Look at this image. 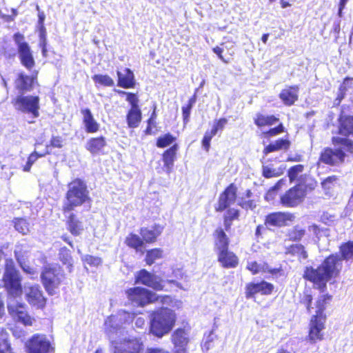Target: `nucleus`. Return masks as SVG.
I'll list each match as a JSON object with an SVG mask.
<instances>
[{"mask_svg":"<svg viewBox=\"0 0 353 353\" xmlns=\"http://www.w3.org/2000/svg\"><path fill=\"white\" fill-rule=\"evenodd\" d=\"M299 86L293 85L283 89L279 94V99L287 106L293 105L299 99Z\"/></svg>","mask_w":353,"mask_h":353,"instance_id":"obj_30","label":"nucleus"},{"mask_svg":"<svg viewBox=\"0 0 353 353\" xmlns=\"http://www.w3.org/2000/svg\"><path fill=\"white\" fill-rule=\"evenodd\" d=\"M26 353H50L54 348L46 335L34 334L24 344Z\"/></svg>","mask_w":353,"mask_h":353,"instance_id":"obj_12","label":"nucleus"},{"mask_svg":"<svg viewBox=\"0 0 353 353\" xmlns=\"http://www.w3.org/2000/svg\"><path fill=\"white\" fill-rule=\"evenodd\" d=\"M238 205L243 209L253 210L256 208V204L253 200H248L245 201H240Z\"/></svg>","mask_w":353,"mask_h":353,"instance_id":"obj_63","label":"nucleus"},{"mask_svg":"<svg viewBox=\"0 0 353 353\" xmlns=\"http://www.w3.org/2000/svg\"><path fill=\"white\" fill-rule=\"evenodd\" d=\"M125 245L136 252H142V249L145 247V243L141 236L134 232H130L125 238Z\"/></svg>","mask_w":353,"mask_h":353,"instance_id":"obj_43","label":"nucleus"},{"mask_svg":"<svg viewBox=\"0 0 353 353\" xmlns=\"http://www.w3.org/2000/svg\"><path fill=\"white\" fill-rule=\"evenodd\" d=\"M65 216V224L67 230L74 236H78L83 234L85 227L83 221L74 211L62 212Z\"/></svg>","mask_w":353,"mask_h":353,"instance_id":"obj_20","label":"nucleus"},{"mask_svg":"<svg viewBox=\"0 0 353 353\" xmlns=\"http://www.w3.org/2000/svg\"><path fill=\"white\" fill-rule=\"evenodd\" d=\"M67 187L65 201L61 208L62 212L74 211L75 208L90 201L86 183L83 179L75 178L68 183Z\"/></svg>","mask_w":353,"mask_h":353,"instance_id":"obj_5","label":"nucleus"},{"mask_svg":"<svg viewBox=\"0 0 353 353\" xmlns=\"http://www.w3.org/2000/svg\"><path fill=\"white\" fill-rule=\"evenodd\" d=\"M343 269V262L337 253L326 256L316 268L307 266L304 269L303 277L312 283L321 292L327 289V283L332 279L339 277Z\"/></svg>","mask_w":353,"mask_h":353,"instance_id":"obj_1","label":"nucleus"},{"mask_svg":"<svg viewBox=\"0 0 353 353\" xmlns=\"http://www.w3.org/2000/svg\"><path fill=\"white\" fill-rule=\"evenodd\" d=\"M341 261H353V241L343 242L339 247Z\"/></svg>","mask_w":353,"mask_h":353,"instance_id":"obj_44","label":"nucleus"},{"mask_svg":"<svg viewBox=\"0 0 353 353\" xmlns=\"http://www.w3.org/2000/svg\"><path fill=\"white\" fill-rule=\"evenodd\" d=\"M121 95H126V101L130 104V108L126 114L128 126L130 128H137L142 119V113L139 106V98L137 94L119 90Z\"/></svg>","mask_w":353,"mask_h":353,"instance_id":"obj_11","label":"nucleus"},{"mask_svg":"<svg viewBox=\"0 0 353 353\" xmlns=\"http://www.w3.org/2000/svg\"><path fill=\"white\" fill-rule=\"evenodd\" d=\"M171 341L175 348L174 353H187L190 342L188 329L178 327L171 334Z\"/></svg>","mask_w":353,"mask_h":353,"instance_id":"obj_21","label":"nucleus"},{"mask_svg":"<svg viewBox=\"0 0 353 353\" xmlns=\"http://www.w3.org/2000/svg\"><path fill=\"white\" fill-rule=\"evenodd\" d=\"M13 39L17 46L21 65L27 70H31L35 65V60L30 46L25 41L24 35L20 32H16L13 34Z\"/></svg>","mask_w":353,"mask_h":353,"instance_id":"obj_10","label":"nucleus"},{"mask_svg":"<svg viewBox=\"0 0 353 353\" xmlns=\"http://www.w3.org/2000/svg\"><path fill=\"white\" fill-rule=\"evenodd\" d=\"M92 78L96 85L112 87L114 85L113 79L108 74H94Z\"/></svg>","mask_w":353,"mask_h":353,"instance_id":"obj_53","label":"nucleus"},{"mask_svg":"<svg viewBox=\"0 0 353 353\" xmlns=\"http://www.w3.org/2000/svg\"><path fill=\"white\" fill-rule=\"evenodd\" d=\"M304 170V165L301 164H297L290 167L288 170V176L289 178L290 181L292 183L294 181L298 175L303 172Z\"/></svg>","mask_w":353,"mask_h":353,"instance_id":"obj_55","label":"nucleus"},{"mask_svg":"<svg viewBox=\"0 0 353 353\" xmlns=\"http://www.w3.org/2000/svg\"><path fill=\"white\" fill-rule=\"evenodd\" d=\"M64 279L65 274L60 265L48 263L43 267L41 281L48 294L53 295L55 290L61 285Z\"/></svg>","mask_w":353,"mask_h":353,"instance_id":"obj_6","label":"nucleus"},{"mask_svg":"<svg viewBox=\"0 0 353 353\" xmlns=\"http://www.w3.org/2000/svg\"><path fill=\"white\" fill-rule=\"evenodd\" d=\"M26 299L28 303L37 309L43 310L47 303V299L44 296L41 287L38 285H33L27 288Z\"/></svg>","mask_w":353,"mask_h":353,"instance_id":"obj_19","label":"nucleus"},{"mask_svg":"<svg viewBox=\"0 0 353 353\" xmlns=\"http://www.w3.org/2000/svg\"><path fill=\"white\" fill-rule=\"evenodd\" d=\"M291 146V141L287 138H279L273 142L269 143L263 149V156L279 150H288Z\"/></svg>","mask_w":353,"mask_h":353,"instance_id":"obj_34","label":"nucleus"},{"mask_svg":"<svg viewBox=\"0 0 353 353\" xmlns=\"http://www.w3.org/2000/svg\"><path fill=\"white\" fill-rule=\"evenodd\" d=\"M107 145V141L105 137L99 136L91 137L85 144V149L92 155L104 154V148Z\"/></svg>","mask_w":353,"mask_h":353,"instance_id":"obj_31","label":"nucleus"},{"mask_svg":"<svg viewBox=\"0 0 353 353\" xmlns=\"http://www.w3.org/2000/svg\"><path fill=\"white\" fill-rule=\"evenodd\" d=\"M39 96H25L21 94L12 99L11 103L17 110L30 114L34 118H37L39 116Z\"/></svg>","mask_w":353,"mask_h":353,"instance_id":"obj_9","label":"nucleus"},{"mask_svg":"<svg viewBox=\"0 0 353 353\" xmlns=\"http://www.w3.org/2000/svg\"><path fill=\"white\" fill-rule=\"evenodd\" d=\"M263 272L268 273L274 276L284 275V270L282 265H280L279 267L274 268H263Z\"/></svg>","mask_w":353,"mask_h":353,"instance_id":"obj_59","label":"nucleus"},{"mask_svg":"<svg viewBox=\"0 0 353 353\" xmlns=\"http://www.w3.org/2000/svg\"><path fill=\"white\" fill-rule=\"evenodd\" d=\"M337 123L336 136L353 137V114H348L342 110L338 116Z\"/></svg>","mask_w":353,"mask_h":353,"instance_id":"obj_22","label":"nucleus"},{"mask_svg":"<svg viewBox=\"0 0 353 353\" xmlns=\"http://www.w3.org/2000/svg\"><path fill=\"white\" fill-rule=\"evenodd\" d=\"M286 236L289 241L296 243L301 241L306 236L310 238V236L307 235L306 228L300 225H295L291 229L288 230Z\"/></svg>","mask_w":353,"mask_h":353,"instance_id":"obj_41","label":"nucleus"},{"mask_svg":"<svg viewBox=\"0 0 353 353\" xmlns=\"http://www.w3.org/2000/svg\"><path fill=\"white\" fill-rule=\"evenodd\" d=\"M212 51L223 63H228L229 62L228 60L225 59L223 56V49L222 48L219 46H215L212 48Z\"/></svg>","mask_w":353,"mask_h":353,"instance_id":"obj_64","label":"nucleus"},{"mask_svg":"<svg viewBox=\"0 0 353 353\" xmlns=\"http://www.w3.org/2000/svg\"><path fill=\"white\" fill-rule=\"evenodd\" d=\"M225 230L222 228L218 227L213 232L214 248L216 252L230 248V240Z\"/></svg>","mask_w":353,"mask_h":353,"instance_id":"obj_29","label":"nucleus"},{"mask_svg":"<svg viewBox=\"0 0 353 353\" xmlns=\"http://www.w3.org/2000/svg\"><path fill=\"white\" fill-rule=\"evenodd\" d=\"M291 146V141L287 138H279L273 142L269 143L263 149V156L279 150H288Z\"/></svg>","mask_w":353,"mask_h":353,"instance_id":"obj_35","label":"nucleus"},{"mask_svg":"<svg viewBox=\"0 0 353 353\" xmlns=\"http://www.w3.org/2000/svg\"><path fill=\"white\" fill-rule=\"evenodd\" d=\"M285 132V128L282 123H279L276 126L270 128L267 130L261 132V138L270 139L272 137L279 135Z\"/></svg>","mask_w":353,"mask_h":353,"instance_id":"obj_51","label":"nucleus"},{"mask_svg":"<svg viewBox=\"0 0 353 353\" xmlns=\"http://www.w3.org/2000/svg\"><path fill=\"white\" fill-rule=\"evenodd\" d=\"M164 226L159 223H154L151 226L142 227L139 229V234L145 244L154 243L161 235Z\"/></svg>","mask_w":353,"mask_h":353,"instance_id":"obj_24","label":"nucleus"},{"mask_svg":"<svg viewBox=\"0 0 353 353\" xmlns=\"http://www.w3.org/2000/svg\"><path fill=\"white\" fill-rule=\"evenodd\" d=\"M129 302L136 307H143L158 301L159 296L153 292L141 287H133L125 290Z\"/></svg>","mask_w":353,"mask_h":353,"instance_id":"obj_8","label":"nucleus"},{"mask_svg":"<svg viewBox=\"0 0 353 353\" xmlns=\"http://www.w3.org/2000/svg\"><path fill=\"white\" fill-rule=\"evenodd\" d=\"M334 148L325 147L319 154V162L334 167L344 163L347 154L353 157V139L341 136H332Z\"/></svg>","mask_w":353,"mask_h":353,"instance_id":"obj_2","label":"nucleus"},{"mask_svg":"<svg viewBox=\"0 0 353 353\" xmlns=\"http://www.w3.org/2000/svg\"><path fill=\"white\" fill-rule=\"evenodd\" d=\"M228 123L226 118H220L215 120L210 130H207L201 140V145L204 150L207 152H209L210 148V143L212 139L216 134L219 131H222L225 125Z\"/></svg>","mask_w":353,"mask_h":353,"instance_id":"obj_26","label":"nucleus"},{"mask_svg":"<svg viewBox=\"0 0 353 353\" xmlns=\"http://www.w3.org/2000/svg\"><path fill=\"white\" fill-rule=\"evenodd\" d=\"M37 74L38 72H35L31 75H28L23 71L19 72L14 79V90L22 94L31 92L37 83Z\"/></svg>","mask_w":353,"mask_h":353,"instance_id":"obj_14","label":"nucleus"},{"mask_svg":"<svg viewBox=\"0 0 353 353\" xmlns=\"http://www.w3.org/2000/svg\"><path fill=\"white\" fill-rule=\"evenodd\" d=\"M332 295L326 293L319 296L316 301V312L313 316H318V317H324L327 319V315L325 310L328 304L332 301Z\"/></svg>","mask_w":353,"mask_h":353,"instance_id":"obj_42","label":"nucleus"},{"mask_svg":"<svg viewBox=\"0 0 353 353\" xmlns=\"http://www.w3.org/2000/svg\"><path fill=\"white\" fill-rule=\"evenodd\" d=\"M196 101V94L194 93L188 101V103L183 105L182 110L183 121L185 124L188 123L190 120V112L192 107Z\"/></svg>","mask_w":353,"mask_h":353,"instance_id":"obj_52","label":"nucleus"},{"mask_svg":"<svg viewBox=\"0 0 353 353\" xmlns=\"http://www.w3.org/2000/svg\"><path fill=\"white\" fill-rule=\"evenodd\" d=\"M135 283L151 288L156 291L163 290V281L157 275L150 272L145 269L137 272L135 276Z\"/></svg>","mask_w":353,"mask_h":353,"instance_id":"obj_18","label":"nucleus"},{"mask_svg":"<svg viewBox=\"0 0 353 353\" xmlns=\"http://www.w3.org/2000/svg\"><path fill=\"white\" fill-rule=\"evenodd\" d=\"M353 88V77H345L339 87V91L336 100L339 103L345 98L348 89Z\"/></svg>","mask_w":353,"mask_h":353,"instance_id":"obj_47","label":"nucleus"},{"mask_svg":"<svg viewBox=\"0 0 353 353\" xmlns=\"http://www.w3.org/2000/svg\"><path fill=\"white\" fill-rule=\"evenodd\" d=\"M281 174L280 172H277L275 169L271 168L268 165H263L262 167V175L266 179L273 178L279 176Z\"/></svg>","mask_w":353,"mask_h":353,"instance_id":"obj_58","label":"nucleus"},{"mask_svg":"<svg viewBox=\"0 0 353 353\" xmlns=\"http://www.w3.org/2000/svg\"><path fill=\"white\" fill-rule=\"evenodd\" d=\"M123 347L121 353H141L144 349V345L141 338L133 337L124 339Z\"/></svg>","mask_w":353,"mask_h":353,"instance_id":"obj_38","label":"nucleus"},{"mask_svg":"<svg viewBox=\"0 0 353 353\" xmlns=\"http://www.w3.org/2000/svg\"><path fill=\"white\" fill-rule=\"evenodd\" d=\"M12 223L14 229L23 235L28 234L30 231V224L26 218H14L12 220Z\"/></svg>","mask_w":353,"mask_h":353,"instance_id":"obj_46","label":"nucleus"},{"mask_svg":"<svg viewBox=\"0 0 353 353\" xmlns=\"http://www.w3.org/2000/svg\"><path fill=\"white\" fill-rule=\"evenodd\" d=\"M83 261L84 263L92 267H97L102 263L101 259L100 257L90 254L85 255L83 259Z\"/></svg>","mask_w":353,"mask_h":353,"instance_id":"obj_56","label":"nucleus"},{"mask_svg":"<svg viewBox=\"0 0 353 353\" xmlns=\"http://www.w3.org/2000/svg\"><path fill=\"white\" fill-rule=\"evenodd\" d=\"M295 220L293 213L288 212H274L267 214L264 225L267 227L282 228L288 225Z\"/></svg>","mask_w":353,"mask_h":353,"instance_id":"obj_17","label":"nucleus"},{"mask_svg":"<svg viewBox=\"0 0 353 353\" xmlns=\"http://www.w3.org/2000/svg\"><path fill=\"white\" fill-rule=\"evenodd\" d=\"M327 319L312 316L309 323V330L307 336V340L315 343L324 339L323 330L325 328Z\"/></svg>","mask_w":353,"mask_h":353,"instance_id":"obj_16","label":"nucleus"},{"mask_svg":"<svg viewBox=\"0 0 353 353\" xmlns=\"http://www.w3.org/2000/svg\"><path fill=\"white\" fill-rule=\"evenodd\" d=\"M285 254L290 256H294L299 261L306 260L308 258V253L305 247L301 243H292L285 247Z\"/></svg>","mask_w":353,"mask_h":353,"instance_id":"obj_39","label":"nucleus"},{"mask_svg":"<svg viewBox=\"0 0 353 353\" xmlns=\"http://www.w3.org/2000/svg\"><path fill=\"white\" fill-rule=\"evenodd\" d=\"M305 196V187L301 183H298L281 196L280 203L285 208H294L303 201Z\"/></svg>","mask_w":353,"mask_h":353,"instance_id":"obj_13","label":"nucleus"},{"mask_svg":"<svg viewBox=\"0 0 353 353\" xmlns=\"http://www.w3.org/2000/svg\"><path fill=\"white\" fill-rule=\"evenodd\" d=\"M176 321L174 310L166 307H159L150 315V332L157 338H162L173 329Z\"/></svg>","mask_w":353,"mask_h":353,"instance_id":"obj_4","label":"nucleus"},{"mask_svg":"<svg viewBox=\"0 0 353 353\" xmlns=\"http://www.w3.org/2000/svg\"><path fill=\"white\" fill-rule=\"evenodd\" d=\"M338 180L339 178L337 176L332 175L326 177L321 181V185L325 194H330Z\"/></svg>","mask_w":353,"mask_h":353,"instance_id":"obj_54","label":"nucleus"},{"mask_svg":"<svg viewBox=\"0 0 353 353\" xmlns=\"http://www.w3.org/2000/svg\"><path fill=\"white\" fill-rule=\"evenodd\" d=\"M81 113L83 116L82 121L85 131L89 134L97 132L99 130L100 124L94 119L91 110L88 108H83L81 110Z\"/></svg>","mask_w":353,"mask_h":353,"instance_id":"obj_32","label":"nucleus"},{"mask_svg":"<svg viewBox=\"0 0 353 353\" xmlns=\"http://www.w3.org/2000/svg\"><path fill=\"white\" fill-rule=\"evenodd\" d=\"M237 190V187L234 183H230L220 193L217 204L214 208L216 212H221L226 210L223 216V225L226 231L230 230L233 221L239 220L240 210L229 208L236 200Z\"/></svg>","mask_w":353,"mask_h":353,"instance_id":"obj_3","label":"nucleus"},{"mask_svg":"<svg viewBox=\"0 0 353 353\" xmlns=\"http://www.w3.org/2000/svg\"><path fill=\"white\" fill-rule=\"evenodd\" d=\"M126 314L130 316V314L126 312H123L122 314L117 315L109 316L104 323L105 334L110 336L121 330L123 328V325L127 321V320L123 317V316Z\"/></svg>","mask_w":353,"mask_h":353,"instance_id":"obj_23","label":"nucleus"},{"mask_svg":"<svg viewBox=\"0 0 353 353\" xmlns=\"http://www.w3.org/2000/svg\"><path fill=\"white\" fill-rule=\"evenodd\" d=\"M179 146L177 143H174L170 148L165 150L161 154V160L163 163V168L170 172L174 166V163L176 159L177 152Z\"/></svg>","mask_w":353,"mask_h":353,"instance_id":"obj_33","label":"nucleus"},{"mask_svg":"<svg viewBox=\"0 0 353 353\" xmlns=\"http://www.w3.org/2000/svg\"><path fill=\"white\" fill-rule=\"evenodd\" d=\"M163 256V250L160 248L148 250L146 252L145 262L147 265H152L156 260L161 259Z\"/></svg>","mask_w":353,"mask_h":353,"instance_id":"obj_49","label":"nucleus"},{"mask_svg":"<svg viewBox=\"0 0 353 353\" xmlns=\"http://www.w3.org/2000/svg\"><path fill=\"white\" fill-rule=\"evenodd\" d=\"M274 290V285L265 280L259 282H249L245 286V296L246 299L254 298L257 294L269 296Z\"/></svg>","mask_w":353,"mask_h":353,"instance_id":"obj_15","label":"nucleus"},{"mask_svg":"<svg viewBox=\"0 0 353 353\" xmlns=\"http://www.w3.org/2000/svg\"><path fill=\"white\" fill-rule=\"evenodd\" d=\"M217 261L223 268H235L239 263V257L229 248L216 252Z\"/></svg>","mask_w":353,"mask_h":353,"instance_id":"obj_27","label":"nucleus"},{"mask_svg":"<svg viewBox=\"0 0 353 353\" xmlns=\"http://www.w3.org/2000/svg\"><path fill=\"white\" fill-rule=\"evenodd\" d=\"M13 352L9 334L4 328L0 329V353H12Z\"/></svg>","mask_w":353,"mask_h":353,"instance_id":"obj_48","label":"nucleus"},{"mask_svg":"<svg viewBox=\"0 0 353 353\" xmlns=\"http://www.w3.org/2000/svg\"><path fill=\"white\" fill-rule=\"evenodd\" d=\"M8 310L11 316L17 318L24 325H32L33 319L28 314L26 305L21 303L8 304Z\"/></svg>","mask_w":353,"mask_h":353,"instance_id":"obj_25","label":"nucleus"},{"mask_svg":"<svg viewBox=\"0 0 353 353\" xmlns=\"http://www.w3.org/2000/svg\"><path fill=\"white\" fill-rule=\"evenodd\" d=\"M117 86L130 89L134 88L136 85V80L133 72L128 68H125L122 70H117Z\"/></svg>","mask_w":353,"mask_h":353,"instance_id":"obj_28","label":"nucleus"},{"mask_svg":"<svg viewBox=\"0 0 353 353\" xmlns=\"http://www.w3.org/2000/svg\"><path fill=\"white\" fill-rule=\"evenodd\" d=\"M291 146V141L287 138H279L273 142L269 143L263 149V156L279 150H288Z\"/></svg>","mask_w":353,"mask_h":353,"instance_id":"obj_37","label":"nucleus"},{"mask_svg":"<svg viewBox=\"0 0 353 353\" xmlns=\"http://www.w3.org/2000/svg\"><path fill=\"white\" fill-rule=\"evenodd\" d=\"M254 125L259 129L264 127H270L279 121V118L274 114H263L257 112L254 118Z\"/></svg>","mask_w":353,"mask_h":353,"instance_id":"obj_40","label":"nucleus"},{"mask_svg":"<svg viewBox=\"0 0 353 353\" xmlns=\"http://www.w3.org/2000/svg\"><path fill=\"white\" fill-rule=\"evenodd\" d=\"M63 146V139L60 136H52L50 143L46 144V148L50 150V148H61Z\"/></svg>","mask_w":353,"mask_h":353,"instance_id":"obj_57","label":"nucleus"},{"mask_svg":"<svg viewBox=\"0 0 353 353\" xmlns=\"http://www.w3.org/2000/svg\"><path fill=\"white\" fill-rule=\"evenodd\" d=\"M59 259L65 265L69 272L73 270V259L70 250L66 247L61 248L59 251Z\"/></svg>","mask_w":353,"mask_h":353,"instance_id":"obj_45","label":"nucleus"},{"mask_svg":"<svg viewBox=\"0 0 353 353\" xmlns=\"http://www.w3.org/2000/svg\"><path fill=\"white\" fill-rule=\"evenodd\" d=\"M51 152V150L46 148V150L43 152L39 153L34 150L30 154V156H31L36 161L39 158L44 157L46 155L50 154Z\"/></svg>","mask_w":353,"mask_h":353,"instance_id":"obj_62","label":"nucleus"},{"mask_svg":"<svg viewBox=\"0 0 353 353\" xmlns=\"http://www.w3.org/2000/svg\"><path fill=\"white\" fill-rule=\"evenodd\" d=\"M176 137L168 132L159 136L156 140V146L159 148H165L175 143Z\"/></svg>","mask_w":353,"mask_h":353,"instance_id":"obj_50","label":"nucleus"},{"mask_svg":"<svg viewBox=\"0 0 353 353\" xmlns=\"http://www.w3.org/2000/svg\"><path fill=\"white\" fill-rule=\"evenodd\" d=\"M312 300H313V297L311 294H309V293L304 294L303 298L301 302L305 305L307 312L311 311Z\"/></svg>","mask_w":353,"mask_h":353,"instance_id":"obj_61","label":"nucleus"},{"mask_svg":"<svg viewBox=\"0 0 353 353\" xmlns=\"http://www.w3.org/2000/svg\"><path fill=\"white\" fill-rule=\"evenodd\" d=\"M291 146V141L287 138H279L273 142L269 143L263 149V156L279 150H288Z\"/></svg>","mask_w":353,"mask_h":353,"instance_id":"obj_36","label":"nucleus"},{"mask_svg":"<svg viewBox=\"0 0 353 353\" xmlns=\"http://www.w3.org/2000/svg\"><path fill=\"white\" fill-rule=\"evenodd\" d=\"M21 276L12 260L7 261L3 275V285L9 296L17 298L21 296L23 288Z\"/></svg>","mask_w":353,"mask_h":353,"instance_id":"obj_7","label":"nucleus"},{"mask_svg":"<svg viewBox=\"0 0 353 353\" xmlns=\"http://www.w3.org/2000/svg\"><path fill=\"white\" fill-rule=\"evenodd\" d=\"M246 268L251 272L252 274H256L259 272H263V269L256 261H252L248 263Z\"/></svg>","mask_w":353,"mask_h":353,"instance_id":"obj_60","label":"nucleus"}]
</instances>
